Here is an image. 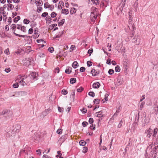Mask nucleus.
Returning a JSON list of instances; mask_svg holds the SVG:
<instances>
[{
	"label": "nucleus",
	"instance_id": "f257e3e1",
	"mask_svg": "<svg viewBox=\"0 0 158 158\" xmlns=\"http://www.w3.org/2000/svg\"><path fill=\"white\" fill-rule=\"evenodd\" d=\"M91 12L90 15V18L91 20L94 22L97 18L99 16V11L96 7H93L91 8Z\"/></svg>",
	"mask_w": 158,
	"mask_h": 158
},
{
	"label": "nucleus",
	"instance_id": "f03ea898",
	"mask_svg": "<svg viewBox=\"0 0 158 158\" xmlns=\"http://www.w3.org/2000/svg\"><path fill=\"white\" fill-rule=\"evenodd\" d=\"M23 64L27 66H29L31 64L32 62L31 59L29 58H27L23 60Z\"/></svg>",
	"mask_w": 158,
	"mask_h": 158
},
{
	"label": "nucleus",
	"instance_id": "7ed1b4c3",
	"mask_svg": "<svg viewBox=\"0 0 158 158\" xmlns=\"http://www.w3.org/2000/svg\"><path fill=\"white\" fill-rule=\"evenodd\" d=\"M153 131L152 129L149 128L147 130L145 131V133L146 134L148 138H150L152 134Z\"/></svg>",
	"mask_w": 158,
	"mask_h": 158
},
{
	"label": "nucleus",
	"instance_id": "20e7f679",
	"mask_svg": "<svg viewBox=\"0 0 158 158\" xmlns=\"http://www.w3.org/2000/svg\"><path fill=\"white\" fill-rule=\"evenodd\" d=\"M8 6L7 8V10L8 11L12 10L14 8V6L12 4H5L4 5V8L5 9Z\"/></svg>",
	"mask_w": 158,
	"mask_h": 158
},
{
	"label": "nucleus",
	"instance_id": "39448f33",
	"mask_svg": "<svg viewBox=\"0 0 158 158\" xmlns=\"http://www.w3.org/2000/svg\"><path fill=\"white\" fill-rule=\"evenodd\" d=\"M21 128V126L19 124H16L14 126V127L13 129V131L16 132H19Z\"/></svg>",
	"mask_w": 158,
	"mask_h": 158
},
{
	"label": "nucleus",
	"instance_id": "423d86ee",
	"mask_svg": "<svg viewBox=\"0 0 158 158\" xmlns=\"http://www.w3.org/2000/svg\"><path fill=\"white\" fill-rule=\"evenodd\" d=\"M38 76V74L35 73L31 72L30 73V74L29 75V76L31 78L33 79H35V78Z\"/></svg>",
	"mask_w": 158,
	"mask_h": 158
},
{
	"label": "nucleus",
	"instance_id": "0eeeda50",
	"mask_svg": "<svg viewBox=\"0 0 158 158\" xmlns=\"http://www.w3.org/2000/svg\"><path fill=\"white\" fill-rule=\"evenodd\" d=\"M108 0H102L101 5L103 6H106L108 3Z\"/></svg>",
	"mask_w": 158,
	"mask_h": 158
},
{
	"label": "nucleus",
	"instance_id": "6e6552de",
	"mask_svg": "<svg viewBox=\"0 0 158 158\" xmlns=\"http://www.w3.org/2000/svg\"><path fill=\"white\" fill-rule=\"evenodd\" d=\"M6 114H7V115L9 116H11L12 115V113H10L9 110H4L2 112V114L3 115H5Z\"/></svg>",
	"mask_w": 158,
	"mask_h": 158
},
{
	"label": "nucleus",
	"instance_id": "1a4fd4ad",
	"mask_svg": "<svg viewBox=\"0 0 158 158\" xmlns=\"http://www.w3.org/2000/svg\"><path fill=\"white\" fill-rule=\"evenodd\" d=\"M100 86V84L98 82L94 83L93 85V87L95 89L98 88Z\"/></svg>",
	"mask_w": 158,
	"mask_h": 158
},
{
	"label": "nucleus",
	"instance_id": "9d476101",
	"mask_svg": "<svg viewBox=\"0 0 158 158\" xmlns=\"http://www.w3.org/2000/svg\"><path fill=\"white\" fill-rule=\"evenodd\" d=\"M102 114V110H101L100 111H99L98 112H96L95 113V115L98 117H100L102 116L103 115Z\"/></svg>",
	"mask_w": 158,
	"mask_h": 158
},
{
	"label": "nucleus",
	"instance_id": "9b49d317",
	"mask_svg": "<svg viewBox=\"0 0 158 158\" xmlns=\"http://www.w3.org/2000/svg\"><path fill=\"white\" fill-rule=\"evenodd\" d=\"M78 64L77 62L76 61H75L73 63L72 66L73 68L76 69L78 67Z\"/></svg>",
	"mask_w": 158,
	"mask_h": 158
},
{
	"label": "nucleus",
	"instance_id": "f8f14e48",
	"mask_svg": "<svg viewBox=\"0 0 158 158\" xmlns=\"http://www.w3.org/2000/svg\"><path fill=\"white\" fill-rule=\"evenodd\" d=\"M72 68L71 67H68L65 70V73L68 74H70L72 71Z\"/></svg>",
	"mask_w": 158,
	"mask_h": 158
},
{
	"label": "nucleus",
	"instance_id": "ddd939ff",
	"mask_svg": "<svg viewBox=\"0 0 158 158\" xmlns=\"http://www.w3.org/2000/svg\"><path fill=\"white\" fill-rule=\"evenodd\" d=\"M153 110L155 114H158V106L156 105H155L153 108Z\"/></svg>",
	"mask_w": 158,
	"mask_h": 158
},
{
	"label": "nucleus",
	"instance_id": "4468645a",
	"mask_svg": "<svg viewBox=\"0 0 158 158\" xmlns=\"http://www.w3.org/2000/svg\"><path fill=\"white\" fill-rule=\"evenodd\" d=\"M124 67L126 69H127L129 67V65L126 61H124L123 63Z\"/></svg>",
	"mask_w": 158,
	"mask_h": 158
},
{
	"label": "nucleus",
	"instance_id": "2eb2a0df",
	"mask_svg": "<svg viewBox=\"0 0 158 158\" xmlns=\"http://www.w3.org/2000/svg\"><path fill=\"white\" fill-rule=\"evenodd\" d=\"M91 73L92 76H96L98 73L94 69H93L91 71Z\"/></svg>",
	"mask_w": 158,
	"mask_h": 158
},
{
	"label": "nucleus",
	"instance_id": "dca6fc26",
	"mask_svg": "<svg viewBox=\"0 0 158 158\" xmlns=\"http://www.w3.org/2000/svg\"><path fill=\"white\" fill-rule=\"evenodd\" d=\"M158 131V129L157 128H156L154 129L153 131V134L152 135V137H156V136L157 133Z\"/></svg>",
	"mask_w": 158,
	"mask_h": 158
},
{
	"label": "nucleus",
	"instance_id": "f3484780",
	"mask_svg": "<svg viewBox=\"0 0 158 158\" xmlns=\"http://www.w3.org/2000/svg\"><path fill=\"white\" fill-rule=\"evenodd\" d=\"M76 9L74 7H72L71 8L70 13L71 14H73L76 13Z\"/></svg>",
	"mask_w": 158,
	"mask_h": 158
},
{
	"label": "nucleus",
	"instance_id": "a211bd4d",
	"mask_svg": "<svg viewBox=\"0 0 158 158\" xmlns=\"http://www.w3.org/2000/svg\"><path fill=\"white\" fill-rule=\"evenodd\" d=\"M62 13L65 15H67L69 13V11L67 9H63L62 10Z\"/></svg>",
	"mask_w": 158,
	"mask_h": 158
},
{
	"label": "nucleus",
	"instance_id": "6ab92c4d",
	"mask_svg": "<svg viewBox=\"0 0 158 158\" xmlns=\"http://www.w3.org/2000/svg\"><path fill=\"white\" fill-rule=\"evenodd\" d=\"M123 83V80L122 79L118 78L117 80V85H120Z\"/></svg>",
	"mask_w": 158,
	"mask_h": 158
},
{
	"label": "nucleus",
	"instance_id": "aec40b11",
	"mask_svg": "<svg viewBox=\"0 0 158 158\" xmlns=\"http://www.w3.org/2000/svg\"><path fill=\"white\" fill-rule=\"evenodd\" d=\"M91 3L97 5L99 4L98 1V0H91Z\"/></svg>",
	"mask_w": 158,
	"mask_h": 158
},
{
	"label": "nucleus",
	"instance_id": "412c9836",
	"mask_svg": "<svg viewBox=\"0 0 158 158\" xmlns=\"http://www.w3.org/2000/svg\"><path fill=\"white\" fill-rule=\"evenodd\" d=\"M24 78H22V80L20 81L19 83L20 84L23 86H24L26 85V82L23 81Z\"/></svg>",
	"mask_w": 158,
	"mask_h": 158
},
{
	"label": "nucleus",
	"instance_id": "4be33fe9",
	"mask_svg": "<svg viewBox=\"0 0 158 158\" xmlns=\"http://www.w3.org/2000/svg\"><path fill=\"white\" fill-rule=\"evenodd\" d=\"M65 22V19H62L58 23V25L59 26H62L63 25V24Z\"/></svg>",
	"mask_w": 158,
	"mask_h": 158
},
{
	"label": "nucleus",
	"instance_id": "5701e85b",
	"mask_svg": "<svg viewBox=\"0 0 158 158\" xmlns=\"http://www.w3.org/2000/svg\"><path fill=\"white\" fill-rule=\"evenodd\" d=\"M86 142L84 140H81L79 142L80 145L84 146L86 144Z\"/></svg>",
	"mask_w": 158,
	"mask_h": 158
},
{
	"label": "nucleus",
	"instance_id": "b1692460",
	"mask_svg": "<svg viewBox=\"0 0 158 158\" xmlns=\"http://www.w3.org/2000/svg\"><path fill=\"white\" fill-rule=\"evenodd\" d=\"M145 102H142L139 106V109L140 110H142L143 108L144 107L145 104Z\"/></svg>",
	"mask_w": 158,
	"mask_h": 158
},
{
	"label": "nucleus",
	"instance_id": "393cba45",
	"mask_svg": "<svg viewBox=\"0 0 158 158\" xmlns=\"http://www.w3.org/2000/svg\"><path fill=\"white\" fill-rule=\"evenodd\" d=\"M76 80L75 78H72L70 80V83L71 84H73L76 82Z\"/></svg>",
	"mask_w": 158,
	"mask_h": 158
},
{
	"label": "nucleus",
	"instance_id": "a878e982",
	"mask_svg": "<svg viewBox=\"0 0 158 158\" xmlns=\"http://www.w3.org/2000/svg\"><path fill=\"white\" fill-rule=\"evenodd\" d=\"M121 109V107L120 106H119L118 108L116 110V112L114 114V115H117L118 114V113L119 112L120 110Z\"/></svg>",
	"mask_w": 158,
	"mask_h": 158
},
{
	"label": "nucleus",
	"instance_id": "bb28decb",
	"mask_svg": "<svg viewBox=\"0 0 158 158\" xmlns=\"http://www.w3.org/2000/svg\"><path fill=\"white\" fill-rule=\"evenodd\" d=\"M120 71V67L118 65H117L115 67V71L116 72H119Z\"/></svg>",
	"mask_w": 158,
	"mask_h": 158
},
{
	"label": "nucleus",
	"instance_id": "cd10ccee",
	"mask_svg": "<svg viewBox=\"0 0 158 158\" xmlns=\"http://www.w3.org/2000/svg\"><path fill=\"white\" fill-rule=\"evenodd\" d=\"M30 22L29 20L27 19H24L23 20V23L26 24H28Z\"/></svg>",
	"mask_w": 158,
	"mask_h": 158
},
{
	"label": "nucleus",
	"instance_id": "c85d7f7f",
	"mask_svg": "<svg viewBox=\"0 0 158 158\" xmlns=\"http://www.w3.org/2000/svg\"><path fill=\"white\" fill-rule=\"evenodd\" d=\"M50 6V4L48 2H46L44 3V8H48Z\"/></svg>",
	"mask_w": 158,
	"mask_h": 158
},
{
	"label": "nucleus",
	"instance_id": "c756f323",
	"mask_svg": "<svg viewBox=\"0 0 158 158\" xmlns=\"http://www.w3.org/2000/svg\"><path fill=\"white\" fill-rule=\"evenodd\" d=\"M35 3L36 4H38L40 6H42L43 4L42 2L40 0L38 1H36L35 2Z\"/></svg>",
	"mask_w": 158,
	"mask_h": 158
},
{
	"label": "nucleus",
	"instance_id": "7c9ffc66",
	"mask_svg": "<svg viewBox=\"0 0 158 158\" xmlns=\"http://www.w3.org/2000/svg\"><path fill=\"white\" fill-rule=\"evenodd\" d=\"M20 19V17L18 16L15 18L14 20V21L15 23H16L17 21Z\"/></svg>",
	"mask_w": 158,
	"mask_h": 158
},
{
	"label": "nucleus",
	"instance_id": "2f4dec72",
	"mask_svg": "<svg viewBox=\"0 0 158 158\" xmlns=\"http://www.w3.org/2000/svg\"><path fill=\"white\" fill-rule=\"evenodd\" d=\"M48 50L50 52L52 53L54 51V49L53 47H51L48 48Z\"/></svg>",
	"mask_w": 158,
	"mask_h": 158
},
{
	"label": "nucleus",
	"instance_id": "473e14b6",
	"mask_svg": "<svg viewBox=\"0 0 158 158\" xmlns=\"http://www.w3.org/2000/svg\"><path fill=\"white\" fill-rule=\"evenodd\" d=\"M88 94L89 95L92 97H94L95 96V94L93 92H89Z\"/></svg>",
	"mask_w": 158,
	"mask_h": 158
},
{
	"label": "nucleus",
	"instance_id": "72a5a7b5",
	"mask_svg": "<svg viewBox=\"0 0 158 158\" xmlns=\"http://www.w3.org/2000/svg\"><path fill=\"white\" fill-rule=\"evenodd\" d=\"M82 152L84 153H86L87 152L88 148L87 147H84L83 148Z\"/></svg>",
	"mask_w": 158,
	"mask_h": 158
},
{
	"label": "nucleus",
	"instance_id": "f704fd0d",
	"mask_svg": "<svg viewBox=\"0 0 158 158\" xmlns=\"http://www.w3.org/2000/svg\"><path fill=\"white\" fill-rule=\"evenodd\" d=\"M90 128L91 130H95V125L92 124L91 125Z\"/></svg>",
	"mask_w": 158,
	"mask_h": 158
},
{
	"label": "nucleus",
	"instance_id": "c9c22d12",
	"mask_svg": "<svg viewBox=\"0 0 158 158\" xmlns=\"http://www.w3.org/2000/svg\"><path fill=\"white\" fill-rule=\"evenodd\" d=\"M62 129H59L56 131L57 133L58 134H61L62 133Z\"/></svg>",
	"mask_w": 158,
	"mask_h": 158
},
{
	"label": "nucleus",
	"instance_id": "e433bc0d",
	"mask_svg": "<svg viewBox=\"0 0 158 158\" xmlns=\"http://www.w3.org/2000/svg\"><path fill=\"white\" fill-rule=\"evenodd\" d=\"M114 71L112 69H110L108 71V73L110 75H112L114 73Z\"/></svg>",
	"mask_w": 158,
	"mask_h": 158
},
{
	"label": "nucleus",
	"instance_id": "4c0bfd02",
	"mask_svg": "<svg viewBox=\"0 0 158 158\" xmlns=\"http://www.w3.org/2000/svg\"><path fill=\"white\" fill-rule=\"evenodd\" d=\"M56 14L54 12L52 13L51 14V17L52 18H53L56 16Z\"/></svg>",
	"mask_w": 158,
	"mask_h": 158
},
{
	"label": "nucleus",
	"instance_id": "58836bf2",
	"mask_svg": "<svg viewBox=\"0 0 158 158\" xmlns=\"http://www.w3.org/2000/svg\"><path fill=\"white\" fill-rule=\"evenodd\" d=\"M99 101L100 100L99 99H95L94 101V102L95 104H97L99 103Z\"/></svg>",
	"mask_w": 158,
	"mask_h": 158
},
{
	"label": "nucleus",
	"instance_id": "ea45409f",
	"mask_svg": "<svg viewBox=\"0 0 158 158\" xmlns=\"http://www.w3.org/2000/svg\"><path fill=\"white\" fill-rule=\"evenodd\" d=\"M39 56L40 57H44V56H45V55L43 53L40 52L39 53Z\"/></svg>",
	"mask_w": 158,
	"mask_h": 158
},
{
	"label": "nucleus",
	"instance_id": "a19ab883",
	"mask_svg": "<svg viewBox=\"0 0 158 158\" xmlns=\"http://www.w3.org/2000/svg\"><path fill=\"white\" fill-rule=\"evenodd\" d=\"M87 66L88 67L91 66L92 64V62L90 61H88L87 63Z\"/></svg>",
	"mask_w": 158,
	"mask_h": 158
},
{
	"label": "nucleus",
	"instance_id": "79ce46f5",
	"mask_svg": "<svg viewBox=\"0 0 158 158\" xmlns=\"http://www.w3.org/2000/svg\"><path fill=\"white\" fill-rule=\"evenodd\" d=\"M85 69L84 67H82L80 68V70L81 72H83L85 71Z\"/></svg>",
	"mask_w": 158,
	"mask_h": 158
},
{
	"label": "nucleus",
	"instance_id": "37998d69",
	"mask_svg": "<svg viewBox=\"0 0 158 158\" xmlns=\"http://www.w3.org/2000/svg\"><path fill=\"white\" fill-rule=\"evenodd\" d=\"M64 141V137L62 136L59 139V141H60L61 142H63Z\"/></svg>",
	"mask_w": 158,
	"mask_h": 158
},
{
	"label": "nucleus",
	"instance_id": "c03bdc74",
	"mask_svg": "<svg viewBox=\"0 0 158 158\" xmlns=\"http://www.w3.org/2000/svg\"><path fill=\"white\" fill-rule=\"evenodd\" d=\"M83 89V88L82 87H81L77 89V90L78 92H81Z\"/></svg>",
	"mask_w": 158,
	"mask_h": 158
},
{
	"label": "nucleus",
	"instance_id": "a18cd8bd",
	"mask_svg": "<svg viewBox=\"0 0 158 158\" xmlns=\"http://www.w3.org/2000/svg\"><path fill=\"white\" fill-rule=\"evenodd\" d=\"M88 124V123L86 122H83L82 123V125L84 127H85Z\"/></svg>",
	"mask_w": 158,
	"mask_h": 158
},
{
	"label": "nucleus",
	"instance_id": "49530a36",
	"mask_svg": "<svg viewBox=\"0 0 158 158\" xmlns=\"http://www.w3.org/2000/svg\"><path fill=\"white\" fill-rule=\"evenodd\" d=\"M93 122H94L93 119L91 118H90L89 119V123L90 124H91L92 123H93Z\"/></svg>",
	"mask_w": 158,
	"mask_h": 158
},
{
	"label": "nucleus",
	"instance_id": "de8ad7c7",
	"mask_svg": "<svg viewBox=\"0 0 158 158\" xmlns=\"http://www.w3.org/2000/svg\"><path fill=\"white\" fill-rule=\"evenodd\" d=\"M4 53L5 54L8 55L9 53V50L8 48L6 49L4 51Z\"/></svg>",
	"mask_w": 158,
	"mask_h": 158
},
{
	"label": "nucleus",
	"instance_id": "09e8293b",
	"mask_svg": "<svg viewBox=\"0 0 158 158\" xmlns=\"http://www.w3.org/2000/svg\"><path fill=\"white\" fill-rule=\"evenodd\" d=\"M58 111L59 112H62L63 111V110H64L63 108H61L60 107V106H58Z\"/></svg>",
	"mask_w": 158,
	"mask_h": 158
},
{
	"label": "nucleus",
	"instance_id": "8fccbe9b",
	"mask_svg": "<svg viewBox=\"0 0 158 158\" xmlns=\"http://www.w3.org/2000/svg\"><path fill=\"white\" fill-rule=\"evenodd\" d=\"M108 94H106L105 95V97L104 99L105 101H107L108 100Z\"/></svg>",
	"mask_w": 158,
	"mask_h": 158
},
{
	"label": "nucleus",
	"instance_id": "3c124183",
	"mask_svg": "<svg viewBox=\"0 0 158 158\" xmlns=\"http://www.w3.org/2000/svg\"><path fill=\"white\" fill-rule=\"evenodd\" d=\"M51 20L52 19L50 17H47L46 18V21L48 22H51Z\"/></svg>",
	"mask_w": 158,
	"mask_h": 158
},
{
	"label": "nucleus",
	"instance_id": "603ef678",
	"mask_svg": "<svg viewBox=\"0 0 158 158\" xmlns=\"http://www.w3.org/2000/svg\"><path fill=\"white\" fill-rule=\"evenodd\" d=\"M111 60L110 59H108L107 60L106 64L110 65L111 64Z\"/></svg>",
	"mask_w": 158,
	"mask_h": 158
},
{
	"label": "nucleus",
	"instance_id": "864d4df0",
	"mask_svg": "<svg viewBox=\"0 0 158 158\" xmlns=\"http://www.w3.org/2000/svg\"><path fill=\"white\" fill-rule=\"evenodd\" d=\"M123 123V122L122 121V120H121V121H120L119 124H118V128H119L121 127Z\"/></svg>",
	"mask_w": 158,
	"mask_h": 158
},
{
	"label": "nucleus",
	"instance_id": "5fc2aeb1",
	"mask_svg": "<svg viewBox=\"0 0 158 158\" xmlns=\"http://www.w3.org/2000/svg\"><path fill=\"white\" fill-rule=\"evenodd\" d=\"M62 93L64 95H66L67 94V91L65 89H63L62 91Z\"/></svg>",
	"mask_w": 158,
	"mask_h": 158
},
{
	"label": "nucleus",
	"instance_id": "6e6d98bb",
	"mask_svg": "<svg viewBox=\"0 0 158 158\" xmlns=\"http://www.w3.org/2000/svg\"><path fill=\"white\" fill-rule=\"evenodd\" d=\"M63 3V2L62 1H60L59 3V5L58 6V8H59L60 9H61L62 8V7L60 5Z\"/></svg>",
	"mask_w": 158,
	"mask_h": 158
},
{
	"label": "nucleus",
	"instance_id": "4d7b16f0",
	"mask_svg": "<svg viewBox=\"0 0 158 158\" xmlns=\"http://www.w3.org/2000/svg\"><path fill=\"white\" fill-rule=\"evenodd\" d=\"M83 113H85L87 112V110L85 108H83L81 110Z\"/></svg>",
	"mask_w": 158,
	"mask_h": 158
},
{
	"label": "nucleus",
	"instance_id": "13d9d810",
	"mask_svg": "<svg viewBox=\"0 0 158 158\" xmlns=\"http://www.w3.org/2000/svg\"><path fill=\"white\" fill-rule=\"evenodd\" d=\"M21 29L22 31L24 32H25L26 31L25 27L24 26H22Z\"/></svg>",
	"mask_w": 158,
	"mask_h": 158
},
{
	"label": "nucleus",
	"instance_id": "bf43d9fd",
	"mask_svg": "<svg viewBox=\"0 0 158 158\" xmlns=\"http://www.w3.org/2000/svg\"><path fill=\"white\" fill-rule=\"evenodd\" d=\"M48 15V13L44 12L42 14L41 16L43 17H45Z\"/></svg>",
	"mask_w": 158,
	"mask_h": 158
},
{
	"label": "nucleus",
	"instance_id": "052dcab7",
	"mask_svg": "<svg viewBox=\"0 0 158 158\" xmlns=\"http://www.w3.org/2000/svg\"><path fill=\"white\" fill-rule=\"evenodd\" d=\"M93 52V49H92L91 48L88 50V53L89 54H91ZM90 55H89V56H90Z\"/></svg>",
	"mask_w": 158,
	"mask_h": 158
},
{
	"label": "nucleus",
	"instance_id": "680f3d73",
	"mask_svg": "<svg viewBox=\"0 0 158 158\" xmlns=\"http://www.w3.org/2000/svg\"><path fill=\"white\" fill-rule=\"evenodd\" d=\"M13 86L14 88H18L19 86V85L18 83H15L13 85Z\"/></svg>",
	"mask_w": 158,
	"mask_h": 158
},
{
	"label": "nucleus",
	"instance_id": "e2e57ef3",
	"mask_svg": "<svg viewBox=\"0 0 158 158\" xmlns=\"http://www.w3.org/2000/svg\"><path fill=\"white\" fill-rule=\"evenodd\" d=\"M60 71L59 68L57 67L55 70V72L57 73H59Z\"/></svg>",
	"mask_w": 158,
	"mask_h": 158
},
{
	"label": "nucleus",
	"instance_id": "0e129e2a",
	"mask_svg": "<svg viewBox=\"0 0 158 158\" xmlns=\"http://www.w3.org/2000/svg\"><path fill=\"white\" fill-rule=\"evenodd\" d=\"M33 32V29L32 28H30L28 31V33L29 34H31Z\"/></svg>",
	"mask_w": 158,
	"mask_h": 158
},
{
	"label": "nucleus",
	"instance_id": "69168bd1",
	"mask_svg": "<svg viewBox=\"0 0 158 158\" xmlns=\"http://www.w3.org/2000/svg\"><path fill=\"white\" fill-rule=\"evenodd\" d=\"M5 71L7 73H8L10 71V68H6L5 69Z\"/></svg>",
	"mask_w": 158,
	"mask_h": 158
},
{
	"label": "nucleus",
	"instance_id": "338daca9",
	"mask_svg": "<svg viewBox=\"0 0 158 158\" xmlns=\"http://www.w3.org/2000/svg\"><path fill=\"white\" fill-rule=\"evenodd\" d=\"M22 26L20 25L17 24L16 26V27L17 29H21Z\"/></svg>",
	"mask_w": 158,
	"mask_h": 158
},
{
	"label": "nucleus",
	"instance_id": "774afa93",
	"mask_svg": "<svg viewBox=\"0 0 158 158\" xmlns=\"http://www.w3.org/2000/svg\"><path fill=\"white\" fill-rule=\"evenodd\" d=\"M43 158H51V157L46 155H44L43 156Z\"/></svg>",
	"mask_w": 158,
	"mask_h": 158
}]
</instances>
